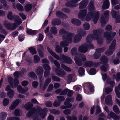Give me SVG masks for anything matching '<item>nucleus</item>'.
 Masks as SVG:
<instances>
[{
    "label": "nucleus",
    "instance_id": "1",
    "mask_svg": "<svg viewBox=\"0 0 120 120\" xmlns=\"http://www.w3.org/2000/svg\"><path fill=\"white\" fill-rule=\"evenodd\" d=\"M89 12L87 15L85 19L87 21H90L91 18H93L94 22L96 23L98 19L99 16V12L94 11L95 8L92 2L90 3L88 8Z\"/></svg>",
    "mask_w": 120,
    "mask_h": 120
},
{
    "label": "nucleus",
    "instance_id": "2",
    "mask_svg": "<svg viewBox=\"0 0 120 120\" xmlns=\"http://www.w3.org/2000/svg\"><path fill=\"white\" fill-rule=\"evenodd\" d=\"M36 113H38L39 116L42 118L45 117L47 114L46 111L42 110L40 107H39L36 110L34 108H33L31 111L28 112L27 116L28 117H30Z\"/></svg>",
    "mask_w": 120,
    "mask_h": 120
},
{
    "label": "nucleus",
    "instance_id": "3",
    "mask_svg": "<svg viewBox=\"0 0 120 120\" xmlns=\"http://www.w3.org/2000/svg\"><path fill=\"white\" fill-rule=\"evenodd\" d=\"M74 36L73 34H70L65 40H64L60 43V46L64 47V52H66L68 49V47L66 46H68V43H70L72 41V37Z\"/></svg>",
    "mask_w": 120,
    "mask_h": 120
},
{
    "label": "nucleus",
    "instance_id": "4",
    "mask_svg": "<svg viewBox=\"0 0 120 120\" xmlns=\"http://www.w3.org/2000/svg\"><path fill=\"white\" fill-rule=\"evenodd\" d=\"M15 18V19H14L15 23L8 24L5 25V27L7 29L10 30H13L21 23L22 21L18 16H16Z\"/></svg>",
    "mask_w": 120,
    "mask_h": 120
},
{
    "label": "nucleus",
    "instance_id": "5",
    "mask_svg": "<svg viewBox=\"0 0 120 120\" xmlns=\"http://www.w3.org/2000/svg\"><path fill=\"white\" fill-rule=\"evenodd\" d=\"M87 41L88 44V46L87 45H84L79 47L78 49V50L79 52L85 53L87 52L88 47H90V49L93 48V45L90 43L91 41V38H90L87 37Z\"/></svg>",
    "mask_w": 120,
    "mask_h": 120
},
{
    "label": "nucleus",
    "instance_id": "6",
    "mask_svg": "<svg viewBox=\"0 0 120 120\" xmlns=\"http://www.w3.org/2000/svg\"><path fill=\"white\" fill-rule=\"evenodd\" d=\"M42 62L44 63L43 65V67L45 70L44 75L45 77H46L49 75V72L48 71L50 69V68L49 65L47 64H46V63H48L49 61L47 59H44L42 60Z\"/></svg>",
    "mask_w": 120,
    "mask_h": 120
},
{
    "label": "nucleus",
    "instance_id": "7",
    "mask_svg": "<svg viewBox=\"0 0 120 120\" xmlns=\"http://www.w3.org/2000/svg\"><path fill=\"white\" fill-rule=\"evenodd\" d=\"M116 41L113 40L110 45L108 50L105 52V54L108 56H109L113 53L116 45Z\"/></svg>",
    "mask_w": 120,
    "mask_h": 120
},
{
    "label": "nucleus",
    "instance_id": "8",
    "mask_svg": "<svg viewBox=\"0 0 120 120\" xmlns=\"http://www.w3.org/2000/svg\"><path fill=\"white\" fill-rule=\"evenodd\" d=\"M72 101L71 98H67L66 99L64 103V106H62L60 107V108L62 109H64L66 108H68L71 107L72 105L70 102Z\"/></svg>",
    "mask_w": 120,
    "mask_h": 120
},
{
    "label": "nucleus",
    "instance_id": "9",
    "mask_svg": "<svg viewBox=\"0 0 120 120\" xmlns=\"http://www.w3.org/2000/svg\"><path fill=\"white\" fill-rule=\"evenodd\" d=\"M78 33L76 35L74 38L73 39V42L75 43L79 41L81 38L82 35V30L81 31H79Z\"/></svg>",
    "mask_w": 120,
    "mask_h": 120
},
{
    "label": "nucleus",
    "instance_id": "10",
    "mask_svg": "<svg viewBox=\"0 0 120 120\" xmlns=\"http://www.w3.org/2000/svg\"><path fill=\"white\" fill-rule=\"evenodd\" d=\"M57 98L59 101H55L53 105L55 107H57L59 106L60 104L61 101H63L64 99V97L61 96H57Z\"/></svg>",
    "mask_w": 120,
    "mask_h": 120
},
{
    "label": "nucleus",
    "instance_id": "11",
    "mask_svg": "<svg viewBox=\"0 0 120 120\" xmlns=\"http://www.w3.org/2000/svg\"><path fill=\"white\" fill-rule=\"evenodd\" d=\"M74 59L76 63L78 65H81V61L85 60L86 59L84 56H82L80 57V59L79 58L77 57H75Z\"/></svg>",
    "mask_w": 120,
    "mask_h": 120
},
{
    "label": "nucleus",
    "instance_id": "12",
    "mask_svg": "<svg viewBox=\"0 0 120 120\" xmlns=\"http://www.w3.org/2000/svg\"><path fill=\"white\" fill-rule=\"evenodd\" d=\"M20 102V101L17 99L13 102L9 107V109L11 110H13L17 106Z\"/></svg>",
    "mask_w": 120,
    "mask_h": 120
},
{
    "label": "nucleus",
    "instance_id": "13",
    "mask_svg": "<svg viewBox=\"0 0 120 120\" xmlns=\"http://www.w3.org/2000/svg\"><path fill=\"white\" fill-rule=\"evenodd\" d=\"M87 12V11L86 10L81 11L78 14V18L81 19H82L83 18L85 17Z\"/></svg>",
    "mask_w": 120,
    "mask_h": 120
},
{
    "label": "nucleus",
    "instance_id": "14",
    "mask_svg": "<svg viewBox=\"0 0 120 120\" xmlns=\"http://www.w3.org/2000/svg\"><path fill=\"white\" fill-rule=\"evenodd\" d=\"M107 117L109 119L111 118H112L115 120L118 119L119 118V117L118 116H117L114 112L112 111H111L108 114Z\"/></svg>",
    "mask_w": 120,
    "mask_h": 120
},
{
    "label": "nucleus",
    "instance_id": "15",
    "mask_svg": "<svg viewBox=\"0 0 120 120\" xmlns=\"http://www.w3.org/2000/svg\"><path fill=\"white\" fill-rule=\"evenodd\" d=\"M28 90L27 87H25L24 89L22 88L21 86H19L17 87V90L18 92L20 93L24 94L27 92Z\"/></svg>",
    "mask_w": 120,
    "mask_h": 120
},
{
    "label": "nucleus",
    "instance_id": "16",
    "mask_svg": "<svg viewBox=\"0 0 120 120\" xmlns=\"http://www.w3.org/2000/svg\"><path fill=\"white\" fill-rule=\"evenodd\" d=\"M13 6L14 8L16 7L18 10L20 11H22L23 10V6L20 4H17L16 6L15 4L14 3L13 4Z\"/></svg>",
    "mask_w": 120,
    "mask_h": 120
},
{
    "label": "nucleus",
    "instance_id": "17",
    "mask_svg": "<svg viewBox=\"0 0 120 120\" xmlns=\"http://www.w3.org/2000/svg\"><path fill=\"white\" fill-rule=\"evenodd\" d=\"M109 2L108 0H105L102 6L103 9H107L109 8Z\"/></svg>",
    "mask_w": 120,
    "mask_h": 120
},
{
    "label": "nucleus",
    "instance_id": "18",
    "mask_svg": "<svg viewBox=\"0 0 120 120\" xmlns=\"http://www.w3.org/2000/svg\"><path fill=\"white\" fill-rule=\"evenodd\" d=\"M47 50L49 52L56 58L57 59H58L59 57L58 56L56 55L54 52L49 48L48 47H47Z\"/></svg>",
    "mask_w": 120,
    "mask_h": 120
},
{
    "label": "nucleus",
    "instance_id": "19",
    "mask_svg": "<svg viewBox=\"0 0 120 120\" xmlns=\"http://www.w3.org/2000/svg\"><path fill=\"white\" fill-rule=\"evenodd\" d=\"M112 101V97L110 95H108L105 98L106 103L107 105H109Z\"/></svg>",
    "mask_w": 120,
    "mask_h": 120
},
{
    "label": "nucleus",
    "instance_id": "20",
    "mask_svg": "<svg viewBox=\"0 0 120 120\" xmlns=\"http://www.w3.org/2000/svg\"><path fill=\"white\" fill-rule=\"evenodd\" d=\"M55 72L57 74L61 77H63L65 74V72L64 71H59L56 70Z\"/></svg>",
    "mask_w": 120,
    "mask_h": 120
},
{
    "label": "nucleus",
    "instance_id": "21",
    "mask_svg": "<svg viewBox=\"0 0 120 120\" xmlns=\"http://www.w3.org/2000/svg\"><path fill=\"white\" fill-rule=\"evenodd\" d=\"M87 3L88 2L87 1L81 2L79 5V7L80 8H82L87 5Z\"/></svg>",
    "mask_w": 120,
    "mask_h": 120
},
{
    "label": "nucleus",
    "instance_id": "22",
    "mask_svg": "<svg viewBox=\"0 0 120 120\" xmlns=\"http://www.w3.org/2000/svg\"><path fill=\"white\" fill-rule=\"evenodd\" d=\"M8 95V97L11 98H13L14 95V92L13 90H11L10 91H8L7 93Z\"/></svg>",
    "mask_w": 120,
    "mask_h": 120
},
{
    "label": "nucleus",
    "instance_id": "23",
    "mask_svg": "<svg viewBox=\"0 0 120 120\" xmlns=\"http://www.w3.org/2000/svg\"><path fill=\"white\" fill-rule=\"evenodd\" d=\"M104 36L107 40L108 42L109 41L111 40L110 35L108 32H105L104 34Z\"/></svg>",
    "mask_w": 120,
    "mask_h": 120
},
{
    "label": "nucleus",
    "instance_id": "24",
    "mask_svg": "<svg viewBox=\"0 0 120 120\" xmlns=\"http://www.w3.org/2000/svg\"><path fill=\"white\" fill-rule=\"evenodd\" d=\"M62 47L60 46H57L56 48V52L58 53H60L62 51Z\"/></svg>",
    "mask_w": 120,
    "mask_h": 120
},
{
    "label": "nucleus",
    "instance_id": "25",
    "mask_svg": "<svg viewBox=\"0 0 120 120\" xmlns=\"http://www.w3.org/2000/svg\"><path fill=\"white\" fill-rule=\"evenodd\" d=\"M27 32L28 34L32 35H34L36 33L35 31L30 29H27Z\"/></svg>",
    "mask_w": 120,
    "mask_h": 120
},
{
    "label": "nucleus",
    "instance_id": "26",
    "mask_svg": "<svg viewBox=\"0 0 120 120\" xmlns=\"http://www.w3.org/2000/svg\"><path fill=\"white\" fill-rule=\"evenodd\" d=\"M7 116V114L5 112H1L0 113V119L3 120Z\"/></svg>",
    "mask_w": 120,
    "mask_h": 120
},
{
    "label": "nucleus",
    "instance_id": "27",
    "mask_svg": "<svg viewBox=\"0 0 120 120\" xmlns=\"http://www.w3.org/2000/svg\"><path fill=\"white\" fill-rule=\"evenodd\" d=\"M71 22L73 24L77 25H79L80 23V22L77 19H72Z\"/></svg>",
    "mask_w": 120,
    "mask_h": 120
},
{
    "label": "nucleus",
    "instance_id": "28",
    "mask_svg": "<svg viewBox=\"0 0 120 120\" xmlns=\"http://www.w3.org/2000/svg\"><path fill=\"white\" fill-rule=\"evenodd\" d=\"M60 23V21L59 20H53L52 22V24L53 25H59Z\"/></svg>",
    "mask_w": 120,
    "mask_h": 120
},
{
    "label": "nucleus",
    "instance_id": "29",
    "mask_svg": "<svg viewBox=\"0 0 120 120\" xmlns=\"http://www.w3.org/2000/svg\"><path fill=\"white\" fill-rule=\"evenodd\" d=\"M43 70L42 68L40 67L39 69L36 71V72L38 74L41 75L43 74Z\"/></svg>",
    "mask_w": 120,
    "mask_h": 120
},
{
    "label": "nucleus",
    "instance_id": "30",
    "mask_svg": "<svg viewBox=\"0 0 120 120\" xmlns=\"http://www.w3.org/2000/svg\"><path fill=\"white\" fill-rule=\"evenodd\" d=\"M113 109L114 111L117 114H119L120 112L118 106L116 105L113 106Z\"/></svg>",
    "mask_w": 120,
    "mask_h": 120
},
{
    "label": "nucleus",
    "instance_id": "31",
    "mask_svg": "<svg viewBox=\"0 0 120 120\" xmlns=\"http://www.w3.org/2000/svg\"><path fill=\"white\" fill-rule=\"evenodd\" d=\"M84 73V70L83 68H79L78 70V73L79 75L82 76L83 75Z\"/></svg>",
    "mask_w": 120,
    "mask_h": 120
},
{
    "label": "nucleus",
    "instance_id": "32",
    "mask_svg": "<svg viewBox=\"0 0 120 120\" xmlns=\"http://www.w3.org/2000/svg\"><path fill=\"white\" fill-rule=\"evenodd\" d=\"M34 61L35 63L38 62L40 60V58L37 55H35L34 56Z\"/></svg>",
    "mask_w": 120,
    "mask_h": 120
},
{
    "label": "nucleus",
    "instance_id": "33",
    "mask_svg": "<svg viewBox=\"0 0 120 120\" xmlns=\"http://www.w3.org/2000/svg\"><path fill=\"white\" fill-rule=\"evenodd\" d=\"M32 106V104L30 102H29L26 104L24 105L25 108L26 109H29Z\"/></svg>",
    "mask_w": 120,
    "mask_h": 120
},
{
    "label": "nucleus",
    "instance_id": "34",
    "mask_svg": "<svg viewBox=\"0 0 120 120\" xmlns=\"http://www.w3.org/2000/svg\"><path fill=\"white\" fill-rule=\"evenodd\" d=\"M19 84V82L18 79H17L15 78L14 82V86H12V88H14V87H16L17 85Z\"/></svg>",
    "mask_w": 120,
    "mask_h": 120
},
{
    "label": "nucleus",
    "instance_id": "35",
    "mask_svg": "<svg viewBox=\"0 0 120 120\" xmlns=\"http://www.w3.org/2000/svg\"><path fill=\"white\" fill-rule=\"evenodd\" d=\"M3 103V105L5 106L8 104L9 103V101L8 99L5 98L4 99Z\"/></svg>",
    "mask_w": 120,
    "mask_h": 120
},
{
    "label": "nucleus",
    "instance_id": "36",
    "mask_svg": "<svg viewBox=\"0 0 120 120\" xmlns=\"http://www.w3.org/2000/svg\"><path fill=\"white\" fill-rule=\"evenodd\" d=\"M13 115L16 116H19L20 115V111L18 109H15L13 112Z\"/></svg>",
    "mask_w": 120,
    "mask_h": 120
},
{
    "label": "nucleus",
    "instance_id": "37",
    "mask_svg": "<svg viewBox=\"0 0 120 120\" xmlns=\"http://www.w3.org/2000/svg\"><path fill=\"white\" fill-rule=\"evenodd\" d=\"M61 66L62 68L67 71H71V69L70 68L63 64H62Z\"/></svg>",
    "mask_w": 120,
    "mask_h": 120
},
{
    "label": "nucleus",
    "instance_id": "38",
    "mask_svg": "<svg viewBox=\"0 0 120 120\" xmlns=\"http://www.w3.org/2000/svg\"><path fill=\"white\" fill-rule=\"evenodd\" d=\"M28 49L30 50V52L31 53L32 55L35 54L36 53V50L34 48L30 47Z\"/></svg>",
    "mask_w": 120,
    "mask_h": 120
},
{
    "label": "nucleus",
    "instance_id": "39",
    "mask_svg": "<svg viewBox=\"0 0 120 120\" xmlns=\"http://www.w3.org/2000/svg\"><path fill=\"white\" fill-rule=\"evenodd\" d=\"M51 31L54 34H56L57 31L56 28L54 27H52L51 28Z\"/></svg>",
    "mask_w": 120,
    "mask_h": 120
},
{
    "label": "nucleus",
    "instance_id": "40",
    "mask_svg": "<svg viewBox=\"0 0 120 120\" xmlns=\"http://www.w3.org/2000/svg\"><path fill=\"white\" fill-rule=\"evenodd\" d=\"M32 5L30 4L26 5L25 6V9L27 11H29L31 10L32 8Z\"/></svg>",
    "mask_w": 120,
    "mask_h": 120
},
{
    "label": "nucleus",
    "instance_id": "41",
    "mask_svg": "<svg viewBox=\"0 0 120 120\" xmlns=\"http://www.w3.org/2000/svg\"><path fill=\"white\" fill-rule=\"evenodd\" d=\"M101 60L102 62L104 63H106L108 62V59L105 56L102 57L101 59Z\"/></svg>",
    "mask_w": 120,
    "mask_h": 120
},
{
    "label": "nucleus",
    "instance_id": "42",
    "mask_svg": "<svg viewBox=\"0 0 120 120\" xmlns=\"http://www.w3.org/2000/svg\"><path fill=\"white\" fill-rule=\"evenodd\" d=\"M83 26L84 29L86 30H88L90 28L89 24L87 22L85 23L83 25Z\"/></svg>",
    "mask_w": 120,
    "mask_h": 120
},
{
    "label": "nucleus",
    "instance_id": "43",
    "mask_svg": "<svg viewBox=\"0 0 120 120\" xmlns=\"http://www.w3.org/2000/svg\"><path fill=\"white\" fill-rule=\"evenodd\" d=\"M8 17L9 19L10 20H12L14 18L13 15L12 14V13L10 12L8 13Z\"/></svg>",
    "mask_w": 120,
    "mask_h": 120
},
{
    "label": "nucleus",
    "instance_id": "44",
    "mask_svg": "<svg viewBox=\"0 0 120 120\" xmlns=\"http://www.w3.org/2000/svg\"><path fill=\"white\" fill-rule=\"evenodd\" d=\"M89 71V74L91 75H94L95 74L96 72V69L95 68L91 69Z\"/></svg>",
    "mask_w": 120,
    "mask_h": 120
},
{
    "label": "nucleus",
    "instance_id": "45",
    "mask_svg": "<svg viewBox=\"0 0 120 120\" xmlns=\"http://www.w3.org/2000/svg\"><path fill=\"white\" fill-rule=\"evenodd\" d=\"M67 33L63 29L60 30L59 31V34L61 35H65Z\"/></svg>",
    "mask_w": 120,
    "mask_h": 120
},
{
    "label": "nucleus",
    "instance_id": "46",
    "mask_svg": "<svg viewBox=\"0 0 120 120\" xmlns=\"http://www.w3.org/2000/svg\"><path fill=\"white\" fill-rule=\"evenodd\" d=\"M115 92L118 98H120V93L119 92V90L117 87H116L115 88Z\"/></svg>",
    "mask_w": 120,
    "mask_h": 120
},
{
    "label": "nucleus",
    "instance_id": "47",
    "mask_svg": "<svg viewBox=\"0 0 120 120\" xmlns=\"http://www.w3.org/2000/svg\"><path fill=\"white\" fill-rule=\"evenodd\" d=\"M93 65V63L90 61L86 62L85 64V66L87 67H90Z\"/></svg>",
    "mask_w": 120,
    "mask_h": 120
},
{
    "label": "nucleus",
    "instance_id": "48",
    "mask_svg": "<svg viewBox=\"0 0 120 120\" xmlns=\"http://www.w3.org/2000/svg\"><path fill=\"white\" fill-rule=\"evenodd\" d=\"M69 91L68 89H65L61 91V93L60 94V95H65Z\"/></svg>",
    "mask_w": 120,
    "mask_h": 120
},
{
    "label": "nucleus",
    "instance_id": "49",
    "mask_svg": "<svg viewBox=\"0 0 120 120\" xmlns=\"http://www.w3.org/2000/svg\"><path fill=\"white\" fill-rule=\"evenodd\" d=\"M63 112L66 115L70 114L71 112V111L69 109H67L63 111Z\"/></svg>",
    "mask_w": 120,
    "mask_h": 120
},
{
    "label": "nucleus",
    "instance_id": "50",
    "mask_svg": "<svg viewBox=\"0 0 120 120\" xmlns=\"http://www.w3.org/2000/svg\"><path fill=\"white\" fill-rule=\"evenodd\" d=\"M115 75H114V78L116 79L117 81H120V73H117L115 77H114Z\"/></svg>",
    "mask_w": 120,
    "mask_h": 120
},
{
    "label": "nucleus",
    "instance_id": "51",
    "mask_svg": "<svg viewBox=\"0 0 120 120\" xmlns=\"http://www.w3.org/2000/svg\"><path fill=\"white\" fill-rule=\"evenodd\" d=\"M51 81V79L50 78H48L47 79L45 82V84L44 85V87H46Z\"/></svg>",
    "mask_w": 120,
    "mask_h": 120
},
{
    "label": "nucleus",
    "instance_id": "52",
    "mask_svg": "<svg viewBox=\"0 0 120 120\" xmlns=\"http://www.w3.org/2000/svg\"><path fill=\"white\" fill-rule=\"evenodd\" d=\"M7 120H19V118L16 117H10L8 118Z\"/></svg>",
    "mask_w": 120,
    "mask_h": 120
},
{
    "label": "nucleus",
    "instance_id": "53",
    "mask_svg": "<svg viewBox=\"0 0 120 120\" xmlns=\"http://www.w3.org/2000/svg\"><path fill=\"white\" fill-rule=\"evenodd\" d=\"M112 89L110 88H107L105 89V91L106 93H109L112 92Z\"/></svg>",
    "mask_w": 120,
    "mask_h": 120
},
{
    "label": "nucleus",
    "instance_id": "54",
    "mask_svg": "<svg viewBox=\"0 0 120 120\" xmlns=\"http://www.w3.org/2000/svg\"><path fill=\"white\" fill-rule=\"evenodd\" d=\"M107 83L108 84H109L110 85L113 86L114 84V82L113 81H112L110 79H108L107 81Z\"/></svg>",
    "mask_w": 120,
    "mask_h": 120
},
{
    "label": "nucleus",
    "instance_id": "55",
    "mask_svg": "<svg viewBox=\"0 0 120 120\" xmlns=\"http://www.w3.org/2000/svg\"><path fill=\"white\" fill-rule=\"evenodd\" d=\"M28 76L32 77H35V75L34 72H31L29 73Z\"/></svg>",
    "mask_w": 120,
    "mask_h": 120
},
{
    "label": "nucleus",
    "instance_id": "56",
    "mask_svg": "<svg viewBox=\"0 0 120 120\" xmlns=\"http://www.w3.org/2000/svg\"><path fill=\"white\" fill-rule=\"evenodd\" d=\"M50 112L54 114H59L60 113L59 111V110L54 109L51 110Z\"/></svg>",
    "mask_w": 120,
    "mask_h": 120
},
{
    "label": "nucleus",
    "instance_id": "57",
    "mask_svg": "<svg viewBox=\"0 0 120 120\" xmlns=\"http://www.w3.org/2000/svg\"><path fill=\"white\" fill-rule=\"evenodd\" d=\"M38 83L37 82L34 81L32 83V86L34 87H36L38 85Z\"/></svg>",
    "mask_w": 120,
    "mask_h": 120
},
{
    "label": "nucleus",
    "instance_id": "58",
    "mask_svg": "<svg viewBox=\"0 0 120 120\" xmlns=\"http://www.w3.org/2000/svg\"><path fill=\"white\" fill-rule=\"evenodd\" d=\"M99 36L97 35H96L94 36L95 38L94 39V40H97L98 41V42H98V41L99 40H100L101 41V38H100V37H99Z\"/></svg>",
    "mask_w": 120,
    "mask_h": 120
},
{
    "label": "nucleus",
    "instance_id": "59",
    "mask_svg": "<svg viewBox=\"0 0 120 120\" xmlns=\"http://www.w3.org/2000/svg\"><path fill=\"white\" fill-rule=\"evenodd\" d=\"M19 41H22L24 39V37L23 35H21L19 37Z\"/></svg>",
    "mask_w": 120,
    "mask_h": 120
},
{
    "label": "nucleus",
    "instance_id": "60",
    "mask_svg": "<svg viewBox=\"0 0 120 120\" xmlns=\"http://www.w3.org/2000/svg\"><path fill=\"white\" fill-rule=\"evenodd\" d=\"M118 2V0H111V3L113 5L117 4Z\"/></svg>",
    "mask_w": 120,
    "mask_h": 120
},
{
    "label": "nucleus",
    "instance_id": "61",
    "mask_svg": "<svg viewBox=\"0 0 120 120\" xmlns=\"http://www.w3.org/2000/svg\"><path fill=\"white\" fill-rule=\"evenodd\" d=\"M111 14L112 15L113 17L115 18L116 17V12L115 11H111Z\"/></svg>",
    "mask_w": 120,
    "mask_h": 120
},
{
    "label": "nucleus",
    "instance_id": "62",
    "mask_svg": "<svg viewBox=\"0 0 120 120\" xmlns=\"http://www.w3.org/2000/svg\"><path fill=\"white\" fill-rule=\"evenodd\" d=\"M101 22L102 25L104 24H105L106 23V22H105V19L102 17L101 19Z\"/></svg>",
    "mask_w": 120,
    "mask_h": 120
},
{
    "label": "nucleus",
    "instance_id": "63",
    "mask_svg": "<svg viewBox=\"0 0 120 120\" xmlns=\"http://www.w3.org/2000/svg\"><path fill=\"white\" fill-rule=\"evenodd\" d=\"M21 84L22 86H25L28 85V82L27 81H24L22 82Z\"/></svg>",
    "mask_w": 120,
    "mask_h": 120
},
{
    "label": "nucleus",
    "instance_id": "64",
    "mask_svg": "<svg viewBox=\"0 0 120 120\" xmlns=\"http://www.w3.org/2000/svg\"><path fill=\"white\" fill-rule=\"evenodd\" d=\"M43 38V35L41 34H40L39 35V38L38 40L39 41H42Z\"/></svg>",
    "mask_w": 120,
    "mask_h": 120
}]
</instances>
